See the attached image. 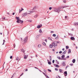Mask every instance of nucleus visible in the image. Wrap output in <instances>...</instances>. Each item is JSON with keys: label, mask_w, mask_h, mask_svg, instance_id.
Returning a JSON list of instances; mask_svg holds the SVG:
<instances>
[{"label": "nucleus", "mask_w": 78, "mask_h": 78, "mask_svg": "<svg viewBox=\"0 0 78 78\" xmlns=\"http://www.w3.org/2000/svg\"><path fill=\"white\" fill-rule=\"evenodd\" d=\"M19 13H20L22 11L21 10H20V9H19Z\"/></svg>", "instance_id": "72a5a7b5"}, {"label": "nucleus", "mask_w": 78, "mask_h": 78, "mask_svg": "<svg viewBox=\"0 0 78 78\" xmlns=\"http://www.w3.org/2000/svg\"><path fill=\"white\" fill-rule=\"evenodd\" d=\"M23 10H24V9H23L22 8H21V10L22 11H23Z\"/></svg>", "instance_id": "e2e57ef3"}, {"label": "nucleus", "mask_w": 78, "mask_h": 78, "mask_svg": "<svg viewBox=\"0 0 78 78\" xmlns=\"http://www.w3.org/2000/svg\"><path fill=\"white\" fill-rule=\"evenodd\" d=\"M55 62L56 63H57V64H59V62L58 61V60H55Z\"/></svg>", "instance_id": "5701e85b"}, {"label": "nucleus", "mask_w": 78, "mask_h": 78, "mask_svg": "<svg viewBox=\"0 0 78 78\" xmlns=\"http://www.w3.org/2000/svg\"><path fill=\"white\" fill-rule=\"evenodd\" d=\"M70 39L72 41H75V37H70Z\"/></svg>", "instance_id": "1a4fd4ad"}, {"label": "nucleus", "mask_w": 78, "mask_h": 78, "mask_svg": "<svg viewBox=\"0 0 78 78\" xmlns=\"http://www.w3.org/2000/svg\"><path fill=\"white\" fill-rule=\"evenodd\" d=\"M48 63L49 65H51V62H48Z\"/></svg>", "instance_id": "a878e982"}, {"label": "nucleus", "mask_w": 78, "mask_h": 78, "mask_svg": "<svg viewBox=\"0 0 78 78\" xmlns=\"http://www.w3.org/2000/svg\"><path fill=\"white\" fill-rule=\"evenodd\" d=\"M25 71H26V72H27V71H28V69H26L25 70Z\"/></svg>", "instance_id": "338daca9"}, {"label": "nucleus", "mask_w": 78, "mask_h": 78, "mask_svg": "<svg viewBox=\"0 0 78 78\" xmlns=\"http://www.w3.org/2000/svg\"><path fill=\"white\" fill-rule=\"evenodd\" d=\"M23 75V73H22L20 76H22Z\"/></svg>", "instance_id": "09e8293b"}, {"label": "nucleus", "mask_w": 78, "mask_h": 78, "mask_svg": "<svg viewBox=\"0 0 78 78\" xmlns=\"http://www.w3.org/2000/svg\"><path fill=\"white\" fill-rule=\"evenodd\" d=\"M44 72H45V73H46V70H45V69H44Z\"/></svg>", "instance_id": "0e129e2a"}, {"label": "nucleus", "mask_w": 78, "mask_h": 78, "mask_svg": "<svg viewBox=\"0 0 78 78\" xmlns=\"http://www.w3.org/2000/svg\"><path fill=\"white\" fill-rule=\"evenodd\" d=\"M37 28H41V27H40V26L38 25L37 26Z\"/></svg>", "instance_id": "473e14b6"}, {"label": "nucleus", "mask_w": 78, "mask_h": 78, "mask_svg": "<svg viewBox=\"0 0 78 78\" xmlns=\"http://www.w3.org/2000/svg\"><path fill=\"white\" fill-rule=\"evenodd\" d=\"M50 58V61H51V56H49Z\"/></svg>", "instance_id": "c85d7f7f"}, {"label": "nucleus", "mask_w": 78, "mask_h": 78, "mask_svg": "<svg viewBox=\"0 0 78 78\" xmlns=\"http://www.w3.org/2000/svg\"><path fill=\"white\" fill-rule=\"evenodd\" d=\"M39 26L41 28V27L42 26V25L40 24V25H39Z\"/></svg>", "instance_id": "13d9d810"}, {"label": "nucleus", "mask_w": 78, "mask_h": 78, "mask_svg": "<svg viewBox=\"0 0 78 78\" xmlns=\"http://www.w3.org/2000/svg\"><path fill=\"white\" fill-rule=\"evenodd\" d=\"M62 70L61 69H59V71L60 73H62Z\"/></svg>", "instance_id": "cd10ccee"}, {"label": "nucleus", "mask_w": 78, "mask_h": 78, "mask_svg": "<svg viewBox=\"0 0 78 78\" xmlns=\"http://www.w3.org/2000/svg\"><path fill=\"white\" fill-rule=\"evenodd\" d=\"M20 20H17L16 22L18 23H20Z\"/></svg>", "instance_id": "f3484780"}, {"label": "nucleus", "mask_w": 78, "mask_h": 78, "mask_svg": "<svg viewBox=\"0 0 78 78\" xmlns=\"http://www.w3.org/2000/svg\"><path fill=\"white\" fill-rule=\"evenodd\" d=\"M16 20H19V19H20V18H19V17H16Z\"/></svg>", "instance_id": "aec40b11"}, {"label": "nucleus", "mask_w": 78, "mask_h": 78, "mask_svg": "<svg viewBox=\"0 0 78 78\" xmlns=\"http://www.w3.org/2000/svg\"><path fill=\"white\" fill-rule=\"evenodd\" d=\"M66 58H69V56H67V57H66Z\"/></svg>", "instance_id": "680f3d73"}, {"label": "nucleus", "mask_w": 78, "mask_h": 78, "mask_svg": "<svg viewBox=\"0 0 78 78\" xmlns=\"http://www.w3.org/2000/svg\"><path fill=\"white\" fill-rule=\"evenodd\" d=\"M48 72H51V70L50 69H48Z\"/></svg>", "instance_id": "a19ab883"}, {"label": "nucleus", "mask_w": 78, "mask_h": 78, "mask_svg": "<svg viewBox=\"0 0 78 78\" xmlns=\"http://www.w3.org/2000/svg\"><path fill=\"white\" fill-rule=\"evenodd\" d=\"M28 40V37H26L25 38H24L23 41L24 42H27V41Z\"/></svg>", "instance_id": "f03ea898"}, {"label": "nucleus", "mask_w": 78, "mask_h": 78, "mask_svg": "<svg viewBox=\"0 0 78 78\" xmlns=\"http://www.w3.org/2000/svg\"><path fill=\"white\" fill-rule=\"evenodd\" d=\"M66 52H67V51L66 50L63 52V53H62V54H63V55H65V54L66 53Z\"/></svg>", "instance_id": "6ab92c4d"}, {"label": "nucleus", "mask_w": 78, "mask_h": 78, "mask_svg": "<svg viewBox=\"0 0 78 78\" xmlns=\"http://www.w3.org/2000/svg\"><path fill=\"white\" fill-rule=\"evenodd\" d=\"M39 33H42V30L41 29L39 30Z\"/></svg>", "instance_id": "393cba45"}, {"label": "nucleus", "mask_w": 78, "mask_h": 78, "mask_svg": "<svg viewBox=\"0 0 78 78\" xmlns=\"http://www.w3.org/2000/svg\"><path fill=\"white\" fill-rule=\"evenodd\" d=\"M55 70H56V71H58V69H57V68H55Z\"/></svg>", "instance_id": "5fc2aeb1"}, {"label": "nucleus", "mask_w": 78, "mask_h": 78, "mask_svg": "<svg viewBox=\"0 0 78 78\" xmlns=\"http://www.w3.org/2000/svg\"><path fill=\"white\" fill-rule=\"evenodd\" d=\"M57 58H58V59H61V60H62V58H60V57H57Z\"/></svg>", "instance_id": "49530a36"}, {"label": "nucleus", "mask_w": 78, "mask_h": 78, "mask_svg": "<svg viewBox=\"0 0 78 78\" xmlns=\"http://www.w3.org/2000/svg\"><path fill=\"white\" fill-rule=\"evenodd\" d=\"M34 12V11H32L31 12L30 11H27L26 13L27 14H30V13H33V12Z\"/></svg>", "instance_id": "7ed1b4c3"}, {"label": "nucleus", "mask_w": 78, "mask_h": 78, "mask_svg": "<svg viewBox=\"0 0 78 78\" xmlns=\"http://www.w3.org/2000/svg\"><path fill=\"white\" fill-rule=\"evenodd\" d=\"M13 45H14V48H15V47H16V45L15 44H13Z\"/></svg>", "instance_id": "bf43d9fd"}, {"label": "nucleus", "mask_w": 78, "mask_h": 78, "mask_svg": "<svg viewBox=\"0 0 78 78\" xmlns=\"http://www.w3.org/2000/svg\"><path fill=\"white\" fill-rule=\"evenodd\" d=\"M51 9H52V8H51V7H50L49 8V10H51Z\"/></svg>", "instance_id": "de8ad7c7"}, {"label": "nucleus", "mask_w": 78, "mask_h": 78, "mask_svg": "<svg viewBox=\"0 0 78 78\" xmlns=\"http://www.w3.org/2000/svg\"><path fill=\"white\" fill-rule=\"evenodd\" d=\"M58 76V77L59 78H61V77H60V76Z\"/></svg>", "instance_id": "774afa93"}, {"label": "nucleus", "mask_w": 78, "mask_h": 78, "mask_svg": "<svg viewBox=\"0 0 78 78\" xmlns=\"http://www.w3.org/2000/svg\"><path fill=\"white\" fill-rule=\"evenodd\" d=\"M68 54H69V53H71V49H69L68 50Z\"/></svg>", "instance_id": "9b49d317"}, {"label": "nucleus", "mask_w": 78, "mask_h": 78, "mask_svg": "<svg viewBox=\"0 0 78 78\" xmlns=\"http://www.w3.org/2000/svg\"><path fill=\"white\" fill-rule=\"evenodd\" d=\"M20 21L21 23H23V21L22 20H20Z\"/></svg>", "instance_id": "2f4dec72"}, {"label": "nucleus", "mask_w": 78, "mask_h": 78, "mask_svg": "<svg viewBox=\"0 0 78 78\" xmlns=\"http://www.w3.org/2000/svg\"><path fill=\"white\" fill-rule=\"evenodd\" d=\"M59 53L60 54H61V53H62V51H60L59 52Z\"/></svg>", "instance_id": "052dcab7"}, {"label": "nucleus", "mask_w": 78, "mask_h": 78, "mask_svg": "<svg viewBox=\"0 0 78 78\" xmlns=\"http://www.w3.org/2000/svg\"><path fill=\"white\" fill-rule=\"evenodd\" d=\"M67 7H69V6H65L63 7H62V8H59V9H61V8H62V9L65 8H67Z\"/></svg>", "instance_id": "6e6552de"}, {"label": "nucleus", "mask_w": 78, "mask_h": 78, "mask_svg": "<svg viewBox=\"0 0 78 78\" xmlns=\"http://www.w3.org/2000/svg\"><path fill=\"white\" fill-rule=\"evenodd\" d=\"M75 61H76V60L75 59H73V60L72 61V62L73 63H75Z\"/></svg>", "instance_id": "2eb2a0df"}, {"label": "nucleus", "mask_w": 78, "mask_h": 78, "mask_svg": "<svg viewBox=\"0 0 78 78\" xmlns=\"http://www.w3.org/2000/svg\"><path fill=\"white\" fill-rule=\"evenodd\" d=\"M56 41H54V42L52 43V45L53 46H57L58 45L56 43Z\"/></svg>", "instance_id": "20e7f679"}, {"label": "nucleus", "mask_w": 78, "mask_h": 78, "mask_svg": "<svg viewBox=\"0 0 78 78\" xmlns=\"http://www.w3.org/2000/svg\"><path fill=\"white\" fill-rule=\"evenodd\" d=\"M65 19H69V17L67 16H65Z\"/></svg>", "instance_id": "4be33fe9"}, {"label": "nucleus", "mask_w": 78, "mask_h": 78, "mask_svg": "<svg viewBox=\"0 0 78 78\" xmlns=\"http://www.w3.org/2000/svg\"><path fill=\"white\" fill-rule=\"evenodd\" d=\"M69 65H70L71 66H73V63L70 64Z\"/></svg>", "instance_id": "37998d69"}, {"label": "nucleus", "mask_w": 78, "mask_h": 78, "mask_svg": "<svg viewBox=\"0 0 78 78\" xmlns=\"http://www.w3.org/2000/svg\"><path fill=\"white\" fill-rule=\"evenodd\" d=\"M21 51L22 52L24 53L25 52V50H24V48H23V49H21Z\"/></svg>", "instance_id": "4468645a"}, {"label": "nucleus", "mask_w": 78, "mask_h": 78, "mask_svg": "<svg viewBox=\"0 0 78 78\" xmlns=\"http://www.w3.org/2000/svg\"><path fill=\"white\" fill-rule=\"evenodd\" d=\"M69 48V46H66V49H68V48Z\"/></svg>", "instance_id": "f704fd0d"}, {"label": "nucleus", "mask_w": 78, "mask_h": 78, "mask_svg": "<svg viewBox=\"0 0 78 78\" xmlns=\"http://www.w3.org/2000/svg\"><path fill=\"white\" fill-rule=\"evenodd\" d=\"M64 74L65 76H67V71H65L64 73Z\"/></svg>", "instance_id": "423d86ee"}, {"label": "nucleus", "mask_w": 78, "mask_h": 78, "mask_svg": "<svg viewBox=\"0 0 78 78\" xmlns=\"http://www.w3.org/2000/svg\"><path fill=\"white\" fill-rule=\"evenodd\" d=\"M48 39H50V40H51V41H52V39H51V38H50V37H48Z\"/></svg>", "instance_id": "c03bdc74"}, {"label": "nucleus", "mask_w": 78, "mask_h": 78, "mask_svg": "<svg viewBox=\"0 0 78 78\" xmlns=\"http://www.w3.org/2000/svg\"><path fill=\"white\" fill-rule=\"evenodd\" d=\"M19 59V57H17L16 58V61H17Z\"/></svg>", "instance_id": "3c124183"}, {"label": "nucleus", "mask_w": 78, "mask_h": 78, "mask_svg": "<svg viewBox=\"0 0 78 78\" xmlns=\"http://www.w3.org/2000/svg\"><path fill=\"white\" fill-rule=\"evenodd\" d=\"M49 47L51 48H53V45H52V44H51L49 45Z\"/></svg>", "instance_id": "a211bd4d"}, {"label": "nucleus", "mask_w": 78, "mask_h": 78, "mask_svg": "<svg viewBox=\"0 0 78 78\" xmlns=\"http://www.w3.org/2000/svg\"><path fill=\"white\" fill-rule=\"evenodd\" d=\"M54 66H55L56 67H59V66H58V65L54 64Z\"/></svg>", "instance_id": "b1692460"}, {"label": "nucleus", "mask_w": 78, "mask_h": 78, "mask_svg": "<svg viewBox=\"0 0 78 78\" xmlns=\"http://www.w3.org/2000/svg\"><path fill=\"white\" fill-rule=\"evenodd\" d=\"M46 78H50V77H48V76L47 75L46 76Z\"/></svg>", "instance_id": "864d4df0"}, {"label": "nucleus", "mask_w": 78, "mask_h": 78, "mask_svg": "<svg viewBox=\"0 0 78 78\" xmlns=\"http://www.w3.org/2000/svg\"><path fill=\"white\" fill-rule=\"evenodd\" d=\"M61 11V10L59 9H55L54 10H53V11L54 12H58L59 13L60 11Z\"/></svg>", "instance_id": "f257e3e1"}, {"label": "nucleus", "mask_w": 78, "mask_h": 78, "mask_svg": "<svg viewBox=\"0 0 78 78\" xmlns=\"http://www.w3.org/2000/svg\"><path fill=\"white\" fill-rule=\"evenodd\" d=\"M63 2H64V3H66V1L64 0L63 1Z\"/></svg>", "instance_id": "603ef678"}, {"label": "nucleus", "mask_w": 78, "mask_h": 78, "mask_svg": "<svg viewBox=\"0 0 78 78\" xmlns=\"http://www.w3.org/2000/svg\"><path fill=\"white\" fill-rule=\"evenodd\" d=\"M64 57H65V55H62V59H64Z\"/></svg>", "instance_id": "412c9836"}, {"label": "nucleus", "mask_w": 78, "mask_h": 78, "mask_svg": "<svg viewBox=\"0 0 78 78\" xmlns=\"http://www.w3.org/2000/svg\"><path fill=\"white\" fill-rule=\"evenodd\" d=\"M69 67V66L68 65H67V66L66 67V69H67V67Z\"/></svg>", "instance_id": "6e6d98bb"}, {"label": "nucleus", "mask_w": 78, "mask_h": 78, "mask_svg": "<svg viewBox=\"0 0 78 78\" xmlns=\"http://www.w3.org/2000/svg\"><path fill=\"white\" fill-rule=\"evenodd\" d=\"M39 36L37 35L36 37V39L37 40L39 39Z\"/></svg>", "instance_id": "dca6fc26"}, {"label": "nucleus", "mask_w": 78, "mask_h": 78, "mask_svg": "<svg viewBox=\"0 0 78 78\" xmlns=\"http://www.w3.org/2000/svg\"><path fill=\"white\" fill-rule=\"evenodd\" d=\"M43 74L45 75V76H47V74L46 73H44V72H43Z\"/></svg>", "instance_id": "e433bc0d"}, {"label": "nucleus", "mask_w": 78, "mask_h": 78, "mask_svg": "<svg viewBox=\"0 0 78 78\" xmlns=\"http://www.w3.org/2000/svg\"><path fill=\"white\" fill-rule=\"evenodd\" d=\"M43 44L44 45H46V44H45V43L44 42L43 43Z\"/></svg>", "instance_id": "ea45409f"}, {"label": "nucleus", "mask_w": 78, "mask_h": 78, "mask_svg": "<svg viewBox=\"0 0 78 78\" xmlns=\"http://www.w3.org/2000/svg\"><path fill=\"white\" fill-rule=\"evenodd\" d=\"M52 63H53V64H54V63H55V60H53L52 61Z\"/></svg>", "instance_id": "8fccbe9b"}, {"label": "nucleus", "mask_w": 78, "mask_h": 78, "mask_svg": "<svg viewBox=\"0 0 78 78\" xmlns=\"http://www.w3.org/2000/svg\"><path fill=\"white\" fill-rule=\"evenodd\" d=\"M56 34H54L52 35V36H53V37H56Z\"/></svg>", "instance_id": "bb28decb"}, {"label": "nucleus", "mask_w": 78, "mask_h": 78, "mask_svg": "<svg viewBox=\"0 0 78 78\" xmlns=\"http://www.w3.org/2000/svg\"><path fill=\"white\" fill-rule=\"evenodd\" d=\"M73 25L75 26V27L76 26H78V23H73Z\"/></svg>", "instance_id": "39448f33"}, {"label": "nucleus", "mask_w": 78, "mask_h": 78, "mask_svg": "<svg viewBox=\"0 0 78 78\" xmlns=\"http://www.w3.org/2000/svg\"><path fill=\"white\" fill-rule=\"evenodd\" d=\"M20 41H22V40H23V39L22 38H20Z\"/></svg>", "instance_id": "a18cd8bd"}, {"label": "nucleus", "mask_w": 78, "mask_h": 78, "mask_svg": "<svg viewBox=\"0 0 78 78\" xmlns=\"http://www.w3.org/2000/svg\"><path fill=\"white\" fill-rule=\"evenodd\" d=\"M27 13L26 12H25V13L22 14V16L23 17H25V16H27Z\"/></svg>", "instance_id": "0eeeda50"}, {"label": "nucleus", "mask_w": 78, "mask_h": 78, "mask_svg": "<svg viewBox=\"0 0 78 78\" xmlns=\"http://www.w3.org/2000/svg\"><path fill=\"white\" fill-rule=\"evenodd\" d=\"M68 34H69V36H71V35H72V33H68Z\"/></svg>", "instance_id": "c9c22d12"}, {"label": "nucleus", "mask_w": 78, "mask_h": 78, "mask_svg": "<svg viewBox=\"0 0 78 78\" xmlns=\"http://www.w3.org/2000/svg\"><path fill=\"white\" fill-rule=\"evenodd\" d=\"M62 65H63V66H66V64H65V62H62Z\"/></svg>", "instance_id": "ddd939ff"}, {"label": "nucleus", "mask_w": 78, "mask_h": 78, "mask_svg": "<svg viewBox=\"0 0 78 78\" xmlns=\"http://www.w3.org/2000/svg\"><path fill=\"white\" fill-rule=\"evenodd\" d=\"M36 9V7H34L33 9V10H35V9Z\"/></svg>", "instance_id": "4c0bfd02"}, {"label": "nucleus", "mask_w": 78, "mask_h": 78, "mask_svg": "<svg viewBox=\"0 0 78 78\" xmlns=\"http://www.w3.org/2000/svg\"><path fill=\"white\" fill-rule=\"evenodd\" d=\"M5 40H3V42L2 44V45H4L5 44Z\"/></svg>", "instance_id": "7c9ffc66"}, {"label": "nucleus", "mask_w": 78, "mask_h": 78, "mask_svg": "<svg viewBox=\"0 0 78 78\" xmlns=\"http://www.w3.org/2000/svg\"><path fill=\"white\" fill-rule=\"evenodd\" d=\"M38 16V15H36L34 16L35 18H36V17H37Z\"/></svg>", "instance_id": "c756f323"}, {"label": "nucleus", "mask_w": 78, "mask_h": 78, "mask_svg": "<svg viewBox=\"0 0 78 78\" xmlns=\"http://www.w3.org/2000/svg\"><path fill=\"white\" fill-rule=\"evenodd\" d=\"M62 59V60H64V61H65V60H66V58H63Z\"/></svg>", "instance_id": "58836bf2"}, {"label": "nucleus", "mask_w": 78, "mask_h": 78, "mask_svg": "<svg viewBox=\"0 0 78 78\" xmlns=\"http://www.w3.org/2000/svg\"><path fill=\"white\" fill-rule=\"evenodd\" d=\"M35 69H38V68H37V67H35Z\"/></svg>", "instance_id": "69168bd1"}, {"label": "nucleus", "mask_w": 78, "mask_h": 78, "mask_svg": "<svg viewBox=\"0 0 78 78\" xmlns=\"http://www.w3.org/2000/svg\"><path fill=\"white\" fill-rule=\"evenodd\" d=\"M59 39V36L57 35V37L55 38V39H56V40H58Z\"/></svg>", "instance_id": "f8f14e48"}, {"label": "nucleus", "mask_w": 78, "mask_h": 78, "mask_svg": "<svg viewBox=\"0 0 78 78\" xmlns=\"http://www.w3.org/2000/svg\"><path fill=\"white\" fill-rule=\"evenodd\" d=\"M41 47V45L39 44L38 45V47H39V48H40V47Z\"/></svg>", "instance_id": "79ce46f5"}, {"label": "nucleus", "mask_w": 78, "mask_h": 78, "mask_svg": "<svg viewBox=\"0 0 78 78\" xmlns=\"http://www.w3.org/2000/svg\"><path fill=\"white\" fill-rule=\"evenodd\" d=\"M10 59H12V56H10Z\"/></svg>", "instance_id": "4d7b16f0"}, {"label": "nucleus", "mask_w": 78, "mask_h": 78, "mask_svg": "<svg viewBox=\"0 0 78 78\" xmlns=\"http://www.w3.org/2000/svg\"><path fill=\"white\" fill-rule=\"evenodd\" d=\"M28 58V55H25L24 57V59H27Z\"/></svg>", "instance_id": "9d476101"}]
</instances>
